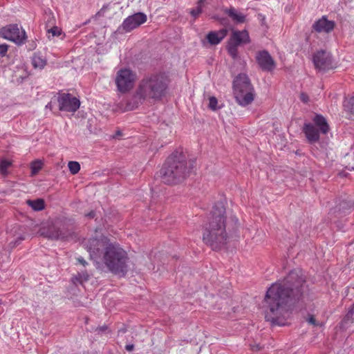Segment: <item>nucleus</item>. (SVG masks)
Masks as SVG:
<instances>
[{
	"label": "nucleus",
	"mask_w": 354,
	"mask_h": 354,
	"mask_svg": "<svg viewBox=\"0 0 354 354\" xmlns=\"http://www.w3.org/2000/svg\"><path fill=\"white\" fill-rule=\"evenodd\" d=\"M308 285L301 270H291L284 278L273 283L265 295V318L272 325L285 326L293 308L303 300Z\"/></svg>",
	"instance_id": "f257e3e1"
},
{
	"label": "nucleus",
	"mask_w": 354,
	"mask_h": 354,
	"mask_svg": "<svg viewBox=\"0 0 354 354\" xmlns=\"http://www.w3.org/2000/svg\"><path fill=\"white\" fill-rule=\"evenodd\" d=\"M90 258L97 263L99 260L115 274L124 276L127 272L129 260L127 252L117 243H112L106 236L91 238L84 243Z\"/></svg>",
	"instance_id": "f03ea898"
},
{
	"label": "nucleus",
	"mask_w": 354,
	"mask_h": 354,
	"mask_svg": "<svg viewBox=\"0 0 354 354\" xmlns=\"http://www.w3.org/2000/svg\"><path fill=\"white\" fill-rule=\"evenodd\" d=\"M169 85V79L165 73H147L139 80L135 92L127 105L133 110L145 102H160L167 95Z\"/></svg>",
	"instance_id": "7ed1b4c3"
},
{
	"label": "nucleus",
	"mask_w": 354,
	"mask_h": 354,
	"mask_svg": "<svg viewBox=\"0 0 354 354\" xmlns=\"http://www.w3.org/2000/svg\"><path fill=\"white\" fill-rule=\"evenodd\" d=\"M225 208L222 203L213 206L209 222L205 225L203 232V242L214 250L223 248L227 242Z\"/></svg>",
	"instance_id": "20e7f679"
},
{
	"label": "nucleus",
	"mask_w": 354,
	"mask_h": 354,
	"mask_svg": "<svg viewBox=\"0 0 354 354\" xmlns=\"http://www.w3.org/2000/svg\"><path fill=\"white\" fill-rule=\"evenodd\" d=\"M195 160L187 161L183 152L176 151L166 160L160 170L161 181L165 184L172 185L185 179L194 167Z\"/></svg>",
	"instance_id": "39448f33"
},
{
	"label": "nucleus",
	"mask_w": 354,
	"mask_h": 354,
	"mask_svg": "<svg viewBox=\"0 0 354 354\" xmlns=\"http://www.w3.org/2000/svg\"><path fill=\"white\" fill-rule=\"evenodd\" d=\"M233 94L236 103L245 107L252 104L255 98V90L245 73H240L232 82Z\"/></svg>",
	"instance_id": "423d86ee"
},
{
	"label": "nucleus",
	"mask_w": 354,
	"mask_h": 354,
	"mask_svg": "<svg viewBox=\"0 0 354 354\" xmlns=\"http://www.w3.org/2000/svg\"><path fill=\"white\" fill-rule=\"evenodd\" d=\"M75 221L72 218H64L55 221L42 232V235L50 240H66L73 234V227Z\"/></svg>",
	"instance_id": "0eeeda50"
},
{
	"label": "nucleus",
	"mask_w": 354,
	"mask_h": 354,
	"mask_svg": "<svg viewBox=\"0 0 354 354\" xmlns=\"http://www.w3.org/2000/svg\"><path fill=\"white\" fill-rule=\"evenodd\" d=\"M313 123L305 122L302 127L308 143L313 144L320 139V133L327 134L330 131L329 124L326 119L321 114L316 113L313 118Z\"/></svg>",
	"instance_id": "6e6552de"
},
{
	"label": "nucleus",
	"mask_w": 354,
	"mask_h": 354,
	"mask_svg": "<svg viewBox=\"0 0 354 354\" xmlns=\"http://www.w3.org/2000/svg\"><path fill=\"white\" fill-rule=\"evenodd\" d=\"M0 37L12 41L18 46L25 44L28 39L25 30L17 24H10L1 28Z\"/></svg>",
	"instance_id": "1a4fd4ad"
},
{
	"label": "nucleus",
	"mask_w": 354,
	"mask_h": 354,
	"mask_svg": "<svg viewBox=\"0 0 354 354\" xmlns=\"http://www.w3.org/2000/svg\"><path fill=\"white\" fill-rule=\"evenodd\" d=\"M136 73L127 68H120L116 73L115 82L118 90L122 93L129 92L133 86Z\"/></svg>",
	"instance_id": "9d476101"
},
{
	"label": "nucleus",
	"mask_w": 354,
	"mask_h": 354,
	"mask_svg": "<svg viewBox=\"0 0 354 354\" xmlns=\"http://www.w3.org/2000/svg\"><path fill=\"white\" fill-rule=\"evenodd\" d=\"M58 103L59 110L66 112H75L80 106V101L71 93H58L56 99Z\"/></svg>",
	"instance_id": "9b49d317"
},
{
	"label": "nucleus",
	"mask_w": 354,
	"mask_h": 354,
	"mask_svg": "<svg viewBox=\"0 0 354 354\" xmlns=\"http://www.w3.org/2000/svg\"><path fill=\"white\" fill-rule=\"evenodd\" d=\"M313 62L315 68L320 71H328L335 68L331 55L324 50L313 54Z\"/></svg>",
	"instance_id": "f8f14e48"
},
{
	"label": "nucleus",
	"mask_w": 354,
	"mask_h": 354,
	"mask_svg": "<svg viewBox=\"0 0 354 354\" xmlns=\"http://www.w3.org/2000/svg\"><path fill=\"white\" fill-rule=\"evenodd\" d=\"M354 209V204L350 201H342L330 209L328 216L331 221L337 223L338 219H342L351 214Z\"/></svg>",
	"instance_id": "ddd939ff"
},
{
	"label": "nucleus",
	"mask_w": 354,
	"mask_h": 354,
	"mask_svg": "<svg viewBox=\"0 0 354 354\" xmlns=\"http://www.w3.org/2000/svg\"><path fill=\"white\" fill-rule=\"evenodd\" d=\"M147 20L146 14L138 12L124 19L121 26L126 32H129L145 24Z\"/></svg>",
	"instance_id": "4468645a"
},
{
	"label": "nucleus",
	"mask_w": 354,
	"mask_h": 354,
	"mask_svg": "<svg viewBox=\"0 0 354 354\" xmlns=\"http://www.w3.org/2000/svg\"><path fill=\"white\" fill-rule=\"evenodd\" d=\"M256 59L262 71L270 72L275 68V62L268 51L266 50L259 51L257 54Z\"/></svg>",
	"instance_id": "2eb2a0df"
},
{
	"label": "nucleus",
	"mask_w": 354,
	"mask_h": 354,
	"mask_svg": "<svg viewBox=\"0 0 354 354\" xmlns=\"http://www.w3.org/2000/svg\"><path fill=\"white\" fill-rule=\"evenodd\" d=\"M335 27V22L328 19L327 16L324 15L316 20L312 26V30L317 33H330Z\"/></svg>",
	"instance_id": "dca6fc26"
},
{
	"label": "nucleus",
	"mask_w": 354,
	"mask_h": 354,
	"mask_svg": "<svg viewBox=\"0 0 354 354\" xmlns=\"http://www.w3.org/2000/svg\"><path fill=\"white\" fill-rule=\"evenodd\" d=\"M229 41L237 46L248 44L250 42L249 33L246 30H234Z\"/></svg>",
	"instance_id": "f3484780"
},
{
	"label": "nucleus",
	"mask_w": 354,
	"mask_h": 354,
	"mask_svg": "<svg viewBox=\"0 0 354 354\" xmlns=\"http://www.w3.org/2000/svg\"><path fill=\"white\" fill-rule=\"evenodd\" d=\"M224 12L232 19V21L236 24H244L246 21V15L241 12H239L233 6L224 9Z\"/></svg>",
	"instance_id": "a211bd4d"
},
{
	"label": "nucleus",
	"mask_w": 354,
	"mask_h": 354,
	"mask_svg": "<svg viewBox=\"0 0 354 354\" xmlns=\"http://www.w3.org/2000/svg\"><path fill=\"white\" fill-rule=\"evenodd\" d=\"M227 34V30L222 28L218 31L209 32L207 35L206 38L211 45H217L225 37Z\"/></svg>",
	"instance_id": "6ab92c4d"
},
{
	"label": "nucleus",
	"mask_w": 354,
	"mask_h": 354,
	"mask_svg": "<svg viewBox=\"0 0 354 354\" xmlns=\"http://www.w3.org/2000/svg\"><path fill=\"white\" fill-rule=\"evenodd\" d=\"M46 58L40 53H35L32 57V64L34 68H44L46 65Z\"/></svg>",
	"instance_id": "aec40b11"
},
{
	"label": "nucleus",
	"mask_w": 354,
	"mask_h": 354,
	"mask_svg": "<svg viewBox=\"0 0 354 354\" xmlns=\"http://www.w3.org/2000/svg\"><path fill=\"white\" fill-rule=\"evenodd\" d=\"M27 204L35 211H41L44 209V201L41 198L28 200Z\"/></svg>",
	"instance_id": "412c9836"
},
{
	"label": "nucleus",
	"mask_w": 354,
	"mask_h": 354,
	"mask_svg": "<svg viewBox=\"0 0 354 354\" xmlns=\"http://www.w3.org/2000/svg\"><path fill=\"white\" fill-rule=\"evenodd\" d=\"M43 162L40 160H35L30 163L31 176L37 175L42 169Z\"/></svg>",
	"instance_id": "4be33fe9"
},
{
	"label": "nucleus",
	"mask_w": 354,
	"mask_h": 354,
	"mask_svg": "<svg viewBox=\"0 0 354 354\" xmlns=\"http://www.w3.org/2000/svg\"><path fill=\"white\" fill-rule=\"evenodd\" d=\"M344 110L354 115V95L344 101Z\"/></svg>",
	"instance_id": "5701e85b"
},
{
	"label": "nucleus",
	"mask_w": 354,
	"mask_h": 354,
	"mask_svg": "<svg viewBox=\"0 0 354 354\" xmlns=\"http://www.w3.org/2000/svg\"><path fill=\"white\" fill-rule=\"evenodd\" d=\"M238 46L236 44H234L231 42H228V45L227 46V50L229 55L233 58L236 59L238 56Z\"/></svg>",
	"instance_id": "b1692460"
},
{
	"label": "nucleus",
	"mask_w": 354,
	"mask_h": 354,
	"mask_svg": "<svg viewBox=\"0 0 354 354\" xmlns=\"http://www.w3.org/2000/svg\"><path fill=\"white\" fill-rule=\"evenodd\" d=\"M11 165V162L9 160L3 159L0 160V173L2 175H6L8 174V169Z\"/></svg>",
	"instance_id": "393cba45"
},
{
	"label": "nucleus",
	"mask_w": 354,
	"mask_h": 354,
	"mask_svg": "<svg viewBox=\"0 0 354 354\" xmlns=\"http://www.w3.org/2000/svg\"><path fill=\"white\" fill-rule=\"evenodd\" d=\"M68 167L72 174H76L80 170V165L76 161H70L68 164Z\"/></svg>",
	"instance_id": "a878e982"
},
{
	"label": "nucleus",
	"mask_w": 354,
	"mask_h": 354,
	"mask_svg": "<svg viewBox=\"0 0 354 354\" xmlns=\"http://www.w3.org/2000/svg\"><path fill=\"white\" fill-rule=\"evenodd\" d=\"M344 321L346 322H349L351 323L354 322V304L352 305L348 312L345 315Z\"/></svg>",
	"instance_id": "bb28decb"
},
{
	"label": "nucleus",
	"mask_w": 354,
	"mask_h": 354,
	"mask_svg": "<svg viewBox=\"0 0 354 354\" xmlns=\"http://www.w3.org/2000/svg\"><path fill=\"white\" fill-rule=\"evenodd\" d=\"M217 104H218V100L216 99V97L212 96L209 98L208 107L209 109H211L212 111H216V110L220 109L219 107L217 106Z\"/></svg>",
	"instance_id": "cd10ccee"
},
{
	"label": "nucleus",
	"mask_w": 354,
	"mask_h": 354,
	"mask_svg": "<svg viewBox=\"0 0 354 354\" xmlns=\"http://www.w3.org/2000/svg\"><path fill=\"white\" fill-rule=\"evenodd\" d=\"M202 11L203 8H201V6H197L196 8L192 9L189 13L194 19H196L199 16Z\"/></svg>",
	"instance_id": "c85d7f7f"
},
{
	"label": "nucleus",
	"mask_w": 354,
	"mask_h": 354,
	"mask_svg": "<svg viewBox=\"0 0 354 354\" xmlns=\"http://www.w3.org/2000/svg\"><path fill=\"white\" fill-rule=\"evenodd\" d=\"M9 48V45L6 44H0V57H3L7 55V52Z\"/></svg>",
	"instance_id": "c756f323"
},
{
	"label": "nucleus",
	"mask_w": 354,
	"mask_h": 354,
	"mask_svg": "<svg viewBox=\"0 0 354 354\" xmlns=\"http://www.w3.org/2000/svg\"><path fill=\"white\" fill-rule=\"evenodd\" d=\"M82 278H84V281H87L88 279V275L87 274H84L83 276H82L81 274H78V276H76L74 278H73V281L74 283H75V281H78L79 283H82L83 282Z\"/></svg>",
	"instance_id": "7c9ffc66"
},
{
	"label": "nucleus",
	"mask_w": 354,
	"mask_h": 354,
	"mask_svg": "<svg viewBox=\"0 0 354 354\" xmlns=\"http://www.w3.org/2000/svg\"><path fill=\"white\" fill-rule=\"evenodd\" d=\"M48 32L51 33L53 37L59 36L60 35V31L57 26H55L48 30Z\"/></svg>",
	"instance_id": "2f4dec72"
},
{
	"label": "nucleus",
	"mask_w": 354,
	"mask_h": 354,
	"mask_svg": "<svg viewBox=\"0 0 354 354\" xmlns=\"http://www.w3.org/2000/svg\"><path fill=\"white\" fill-rule=\"evenodd\" d=\"M300 100L304 102V103H307L309 100V97L308 96L307 94L304 93H301V95H300Z\"/></svg>",
	"instance_id": "473e14b6"
},
{
	"label": "nucleus",
	"mask_w": 354,
	"mask_h": 354,
	"mask_svg": "<svg viewBox=\"0 0 354 354\" xmlns=\"http://www.w3.org/2000/svg\"><path fill=\"white\" fill-rule=\"evenodd\" d=\"M77 262L79 263L82 265L84 267H85L86 266L88 265V263L86 262V261L82 257H78L77 258Z\"/></svg>",
	"instance_id": "72a5a7b5"
},
{
	"label": "nucleus",
	"mask_w": 354,
	"mask_h": 354,
	"mask_svg": "<svg viewBox=\"0 0 354 354\" xmlns=\"http://www.w3.org/2000/svg\"><path fill=\"white\" fill-rule=\"evenodd\" d=\"M230 220L233 223V227H232V230H234V228H236L237 227V225H238V223H239V220L238 218L233 216H231L230 217Z\"/></svg>",
	"instance_id": "f704fd0d"
},
{
	"label": "nucleus",
	"mask_w": 354,
	"mask_h": 354,
	"mask_svg": "<svg viewBox=\"0 0 354 354\" xmlns=\"http://www.w3.org/2000/svg\"><path fill=\"white\" fill-rule=\"evenodd\" d=\"M308 322L309 324L313 325V326H317V321L315 319V318L311 315L309 317V318L308 319Z\"/></svg>",
	"instance_id": "c9c22d12"
},
{
	"label": "nucleus",
	"mask_w": 354,
	"mask_h": 354,
	"mask_svg": "<svg viewBox=\"0 0 354 354\" xmlns=\"http://www.w3.org/2000/svg\"><path fill=\"white\" fill-rule=\"evenodd\" d=\"M55 104V100L53 101V100H51L50 102H48L46 105V109H49L50 110L53 111V106H54V104Z\"/></svg>",
	"instance_id": "e433bc0d"
},
{
	"label": "nucleus",
	"mask_w": 354,
	"mask_h": 354,
	"mask_svg": "<svg viewBox=\"0 0 354 354\" xmlns=\"http://www.w3.org/2000/svg\"><path fill=\"white\" fill-rule=\"evenodd\" d=\"M85 216L89 218H93L95 216V212L92 210L87 213Z\"/></svg>",
	"instance_id": "4c0bfd02"
},
{
	"label": "nucleus",
	"mask_w": 354,
	"mask_h": 354,
	"mask_svg": "<svg viewBox=\"0 0 354 354\" xmlns=\"http://www.w3.org/2000/svg\"><path fill=\"white\" fill-rule=\"evenodd\" d=\"M125 349L127 351H132L134 349V345L132 344H127V345L125 346Z\"/></svg>",
	"instance_id": "58836bf2"
},
{
	"label": "nucleus",
	"mask_w": 354,
	"mask_h": 354,
	"mask_svg": "<svg viewBox=\"0 0 354 354\" xmlns=\"http://www.w3.org/2000/svg\"><path fill=\"white\" fill-rule=\"evenodd\" d=\"M106 330H107V326H102L98 327L97 328V330L98 332H102V333L104 332Z\"/></svg>",
	"instance_id": "ea45409f"
},
{
	"label": "nucleus",
	"mask_w": 354,
	"mask_h": 354,
	"mask_svg": "<svg viewBox=\"0 0 354 354\" xmlns=\"http://www.w3.org/2000/svg\"><path fill=\"white\" fill-rule=\"evenodd\" d=\"M205 1V0H198L197 6H201V7L203 8Z\"/></svg>",
	"instance_id": "a19ab883"
},
{
	"label": "nucleus",
	"mask_w": 354,
	"mask_h": 354,
	"mask_svg": "<svg viewBox=\"0 0 354 354\" xmlns=\"http://www.w3.org/2000/svg\"><path fill=\"white\" fill-rule=\"evenodd\" d=\"M225 21H226V19H224V18H222V19H220L221 23L223 24L225 23Z\"/></svg>",
	"instance_id": "79ce46f5"
},
{
	"label": "nucleus",
	"mask_w": 354,
	"mask_h": 354,
	"mask_svg": "<svg viewBox=\"0 0 354 354\" xmlns=\"http://www.w3.org/2000/svg\"><path fill=\"white\" fill-rule=\"evenodd\" d=\"M346 168H347L348 170H354V167H346Z\"/></svg>",
	"instance_id": "37998d69"
},
{
	"label": "nucleus",
	"mask_w": 354,
	"mask_h": 354,
	"mask_svg": "<svg viewBox=\"0 0 354 354\" xmlns=\"http://www.w3.org/2000/svg\"><path fill=\"white\" fill-rule=\"evenodd\" d=\"M32 49L35 48V47H36V44H35V43H34V44H32Z\"/></svg>",
	"instance_id": "c03bdc74"
},
{
	"label": "nucleus",
	"mask_w": 354,
	"mask_h": 354,
	"mask_svg": "<svg viewBox=\"0 0 354 354\" xmlns=\"http://www.w3.org/2000/svg\"><path fill=\"white\" fill-rule=\"evenodd\" d=\"M117 134H118V135H120V131H118V132H117Z\"/></svg>",
	"instance_id": "a18cd8bd"
},
{
	"label": "nucleus",
	"mask_w": 354,
	"mask_h": 354,
	"mask_svg": "<svg viewBox=\"0 0 354 354\" xmlns=\"http://www.w3.org/2000/svg\"><path fill=\"white\" fill-rule=\"evenodd\" d=\"M227 230H228L229 231H230V227H227Z\"/></svg>",
	"instance_id": "49530a36"
}]
</instances>
